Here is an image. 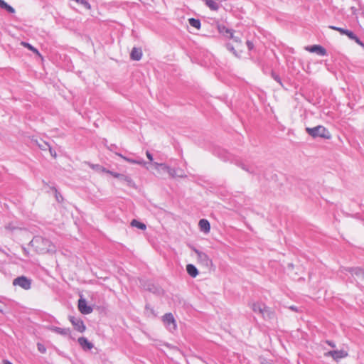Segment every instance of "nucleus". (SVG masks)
I'll use <instances>...</instances> for the list:
<instances>
[{"label": "nucleus", "instance_id": "nucleus-9", "mask_svg": "<svg viewBox=\"0 0 364 364\" xmlns=\"http://www.w3.org/2000/svg\"><path fill=\"white\" fill-rule=\"evenodd\" d=\"M307 51L311 53H316L318 55L323 56L326 55V49L319 45H314L312 46H308L305 48Z\"/></svg>", "mask_w": 364, "mask_h": 364}, {"label": "nucleus", "instance_id": "nucleus-23", "mask_svg": "<svg viewBox=\"0 0 364 364\" xmlns=\"http://www.w3.org/2000/svg\"><path fill=\"white\" fill-rule=\"evenodd\" d=\"M131 225L132 227H136L139 229H141V230H145L146 229V225L134 219L132 220L131 222Z\"/></svg>", "mask_w": 364, "mask_h": 364}, {"label": "nucleus", "instance_id": "nucleus-11", "mask_svg": "<svg viewBox=\"0 0 364 364\" xmlns=\"http://www.w3.org/2000/svg\"><path fill=\"white\" fill-rule=\"evenodd\" d=\"M79 311L83 314H89L92 311V309L87 306L85 299H80L78 301Z\"/></svg>", "mask_w": 364, "mask_h": 364}, {"label": "nucleus", "instance_id": "nucleus-25", "mask_svg": "<svg viewBox=\"0 0 364 364\" xmlns=\"http://www.w3.org/2000/svg\"><path fill=\"white\" fill-rule=\"evenodd\" d=\"M264 306V305H260L259 304H255L253 305L252 309L255 312H258V313L262 314Z\"/></svg>", "mask_w": 364, "mask_h": 364}, {"label": "nucleus", "instance_id": "nucleus-5", "mask_svg": "<svg viewBox=\"0 0 364 364\" xmlns=\"http://www.w3.org/2000/svg\"><path fill=\"white\" fill-rule=\"evenodd\" d=\"M152 166L158 174H159L161 173V171H166L172 178H175L176 176V170L173 168H171V167L166 165L165 164L154 163L152 164Z\"/></svg>", "mask_w": 364, "mask_h": 364}, {"label": "nucleus", "instance_id": "nucleus-10", "mask_svg": "<svg viewBox=\"0 0 364 364\" xmlns=\"http://www.w3.org/2000/svg\"><path fill=\"white\" fill-rule=\"evenodd\" d=\"M164 323L167 326H171V328L173 330H176V321L174 319V317L173 316L172 314L171 313H168V314H166L164 316H163V318H162Z\"/></svg>", "mask_w": 364, "mask_h": 364}, {"label": "nucleus", "instance_id": "nucleus-36", "mask_svg": "<svg viewBox=\"0 0 364 364\" xmlns=\"http://www.w3.org/2000/svg\"><path fill=\"white\" fill-rule=\"evenodd\" d=\"M328 344H329L331 346H332V347H335V345H334L333 343H331L328 342Z\"/></svg>", "mask_w": 364, "mask_h": 364}, {"label": "nucleus", "instance_id": "nucleus-27", "mask_svg": "<svg viewBox=\"0 0 364 364\" xmlns=\"http://www.w3.org/2000/svg\"><path fill=\"white\" fill-rule=\"evenodd\" d=\"M53 331L57 333H59L60 335H67L68 333V331L69 330L68 329H65V328H58V327H55L53 328Z\"/></svg>", "mask_w": 364, "mask_h": 364}, {"label": "nucleus", "instance_id": "nucleus-31", "mask_svg": "<svg viewBox=\"0 0 364 364\" xmlns=\"http://www.w3.org/2000/svg\"><path fill=\"white\" fill-rule=\"evenodd\" d=\"M49 149V151H50V155L53 157V158H56L57 156V154H56V152L55 151H53L50 146L48 148Z\"/></svg>", "mask_w": 364, "mask_h": 364}, {"label": "nucleus", "instance_id": "nucleus-14", "mask_svg": "<svg viewBox=\"0 0 364 364\" xmlns=\"http://www.w3.org/2000/svg\"><path fill=\"white\" fill-rule=\"evenodd\" d=\"M102 171L106 173L110 174L111 176H112L114 178H120V179H122V180H123V181L129 183H130L132 182V179L129 176H127L125 175L120 174V173H116V172H113V171L107 170L106 168H102Z\"/></svg>", "mask_w": 364, "mask_h": 364}, {"label": "nucleus", "instance_id": "nucleus-7", "mask_svg": "<svg viewBox=\"0 0 364 364\" xmlns=\"http://www.w3.org/2000/svg\"><path fill=\"white\" fill-rule=\"evenodd\" d=\"M326 357H331L334 360L338 361L341 359L345 358L348 355L347 351L344 350H331L324 353Z\"/></svg>", "mask_w": 364, "mask_h": 364}, {"label": "nucleus", "instance_id": "nucleus-19", "mask_svg": "<svg viewBox=\"0 0 364 364\" xmlns=\"http://www.w3.org/2000/svg\"><path fill=\"white\" fill-rule=\"evenodd\" d=\"M186 271L188 274L192 277H196L198 274V272L196 267L191 264H187Z\"/></svg>", "mask_w": 364, "mask_h": 364}, {"label": "nucleus", "instance_id": "nucleus-8", "mask_svg": "<svg viewBox=\"0 0 364 364\" xmlns=\"http://www.w3.org/2000/svg\"><path fill=\"white\" fill-rule=\"evenodd\" d=\"M218 30L220 34L228 39H232L235 37V32L232 30L228 29L223 25H218Z\"/></svg>", "mask_w": 364, "mask_h": 364}, {"label": "nucleus", "instance_id": "nucleus-20", "mask_svg": "<svg viewBox=\"0 0 364 364\" xmlns=\"http://www.w3.org/2000/svg\"><path fill=\"white\" fill-rule=\"evenodd\" d=\"M21 45L23 46V47L25 48H27L28 49H29L30 50H31L32 52H33L35 54H36L39 58H41L42 60H43V56L41 55V54L38 52V50L34 48L33 46H31V44H29L28 43H26V42H24V41H22L21 43Z\"/></svg>", "mask_w": 364, "mask_h": 364}, {"label": "nucleus", "instance_id": "nucleus-13", "mask_svg": "<svg viewBox=\"0 0 364 364\" xmlns=\"http://www.w3.org/2000/svg\"><path fill=\"white\" fill-rule=\"evenodd\" d=\"M194 252L197 255L198 262L208 266V264L211 262L205 253L200 252L196 249L194 250Z\"/></svg>", "mask_w": 364, "mask_h": 364}, {"label": "nucleus", "instance_id": "nucleus-16", "mask_svg": "<svg viewBox=\"0 0 364 364\" xmlns=\"http://www.w3.org/2000/svg\"><path fill=\"white\" fill-rule=\"evenodd\" d=\"M78 343L84 350H90L93 345L85 337L78 338Z\"/></svg>", "mask_w": 364, "mask_h": 364}, {"label": "nucleus", "instance_id": "nucleus-22", "mask_svg": "<svg viewBox=\"0 0 364 364\" xmlns=\"http://www.w3.org/2000/svg\"><path fill=\"white\" fill-rule=\"evenodd\" d=\"M0 7L1 9L6 10L8 12L11 14H14L15 12V9L12 6H9L4 0H0Z\"/></svg>", "mask_w": 364, "mask_h": 364}, {"label": "nucleus", "instance_id": "nucleus-29", "mask_svg": "<svg viewBox=\"0 0 364 364\" xmlns=\"http://www.w3.org/2000/svg\"><path fill=\"white\" fill-rule=\"evenodd\" d=\"M77 3L82 4L85 8L90 10L91 9L90 4L85 0H75Z\"/></svg>", "mask_w": 364, "mask_h": 364}, {"label": "nucleus", "instance_id": "nucleus-18", "mask_svg": "<svg viewBox=\"0 0 364 364\" xmlns=\"http://www.w3.org/2000/svg\"><path fill=\"white\" fill-rule=\"evenodd\" d=\"M262 316L265 319H272L274 316V312L269 307L264 306Z\"/></svg>", "mask_w": 364, "mask_h": 364}, {"label": "nucleus", "instance_id": "nucleus-6", "mask_svg": "<svg viewBox=\"0 0 364 364\" xmlns=\"http://www.w3.org/2000/svg\"><path fill=\"white\" fill-rule=\"evenodd\" d=\"M13 285L19 286L20 287L25 290H28L31 289V281L26 277L21 276L14 279Z\"/></svg>", "mask_w": 364, "mask_h": 364}, {"label": "nucleus", "instance_id": "nucleus-3", "mask_svg": "<svg viewBox=\"0 0 364 364\" xmlns=\"http://www.w3.org/2000/svg\"><path fill=\"white\" fill-rule=\"evenodd\" d=\"M232 40H233L235 45H233L232 43H228L227 48L236 57L240 58L241 55V53H242L243 47H244L242 45V41H241V38L239 36H235Z\"/></svg>", "mask_w": 364, "mask_h": 364}, {"label": "nucleus", "instance_id": "nucleus-1", "mask_svg": "<svg viewBox=\"0 0 364 364\" xmlns=\"http://www.w3.org/2000/svg\"><path fill=\"white\" fill-rule=\"evenodd\" d=\"M31 246L39 254L55 252L53 244L42 237H35L30 242Z\"/></svg>", "mask_w": 364, "mask_h": 364}, {"label": "nucleus", "instance_id": "nucleus-24", "mask_svg": "<svg viewBox=\"0 0 364 364\" xmlns=\"http://www.w3.org/2000/svg\"><path fill=\"white\" fill-rule=\"evenodd\" d=\"M189 21V23L191 26L197 28V29H200V22L199 20L198 19H196V18H189L188 20Z\"/></svg>", "mask_w": 364, "mask_h": 364}, {"label": "nucleus", "instance_id": "nucleus-33", "mask_svg": "<svg viewBox=\"0 0 364 364\" xmlns=\"http://www.w3.org/2000/svg\"><path fill=\"white\" fill-rule=\"evenodd\" d=\"M274 80H275L277 82H278L279 84H282L281 80H280V78H279V76L275 75V76H274Z\"/></svg>", "mask_w": 364, "mask_h": 364}, {"label": "nucleus", "instance_id": "nucleus-26", "mask_svg": "<svg viewBox=\"0 0 364 364\" xmlns=\"http://www.w3.org/2000/svg\"><path fill=\"white\" fill-rule=\"evenodd\" d=\"M36 143L38 146L42 150H46L50 146L48 143L42 140H41L40 141H37Z\"/></svg>", "mask_w": 364, "mask_h": 364}, {"label": "nucleus", "instance_id": "nucleus-15", "mask_svg": "<svg viewBox=\"0 0 364 364\" xmlns=\"http://www.w3.org/2000/svg\"><path fill=\"white\" fill-rule=\"evenodd\" d=\"M142 55V50L141 48H133L130 54V58L133 60H139L141 59Z\"/></svg>", "mask_w": 364, "mask_h": 364}, {"label": "nucleus", "instance_id": "nucleus-4", "mask_svg": "<svg viewBox=\"0 0 364 364\" xmlns=\"http://www.w3.org/2000/svg\"><path fill=\"white\" fill-rule=\"evenodd\" d=\"M329 28L338 31L342 35L347 36L350 39L355 41V42L359 46L364 47V44L351 31L347 29H344L340 27H336L334 26H330Z\"/></svg>", "mask_w": 364, "mask_h": 364}, {"label": "nucleus", "instance_id": "nucleus-34", "mask_svg": "<svg viewBox=\"0 0 364 364\" xmlns=\"http://www.w3.org/2000/svg\"><path fill=\"white\" fill-rule=\"evenodd\" d=\"M247 46L249 48L250 50H251L252 48H253V44L252 43L250 42V41H247Z\"/></svg>", "mask_w": 364, "mask_h": 364}, {"label": "nucleus", "instance_id": "nucleus-12", "mask_svg": "<svg viewBox=\"0 0 364 364\" xmlns=\"http://www.w3.org/2000/svg\"><path fill=\"white\" fill-rule=\"evenodd\" d=\"M70 321L72 323V324L74 326L75 329L76 331H77L80 333H82L85 331L86 327L82 320L72 317V318H70Z\"/></svg>", "mask_w": 364, "mask_h": 364}, {"label": "nucleus", "instance_id": "nucleus-32", "mask_svg": "<svg viewBox=\"0 0 364 364\" xmlns=\"http://www.w3.org/2000/svg\"><path fill=\"white\" fill-rule=\"evenodd\" d=\"M146 157L151 161H153V157H152V155L149 152V151H146Z\"/></svg>", "mask_w": 364, "mask_h": 364}, {"label": "nucleus", "instance_id": "nucleus-2", "mask_svg": "<svg viewBox=\"0 0 364 364\" xmlns=\"http://www.w3.org/2000/svg\"><path fill=\"white\" fill-rule=\"evenodd\" d=\"M306 132L313 138L321 137L329 139L331 138V132L323 126L318 125L315 127H306Z\"/></svg>", "mask_w": 364, "mask_h": 364}, {"label": "nucleus", "instance_id": "nucleus-28", "mask_svg": "<svg viewBox=\"0 0 364 364\" xmlns=\"http://www.w3.org/2000/svg\"><path fill=\"white\" fill-rule=\"evenodd\" d=\"M117 155L119 157H121L122 159H123L124 160L129 162V163H132V164H141V162L140 161H136V160H134V159H129V158H127L125 156H124L123 155L120 154H117Z\"/></svg>", "mask_w": 364, "mask_h": 364}, {"label": "nucleus", "instance_id": "nucleus-21", "mask_svg": "<svg viewBox=\"0 0 364 364\" xmlns=\"http://www.w3.org/2000/svg\"><path fill=\"white\" fill-rule=\"evenodd\" d=\"M207 6L212 11H217L219 9L218 4L213 0H205Z\"/></svg>", "mask_w": 364, "mask_h": 364}, {"label": "nucleus", "instance_id": "nucleus-37", "mask_svg": "<svg viewBox=\"0 0 364 364\" xmlns=\"http://www.w3.org/2000/svg\"><path fill=\"white\" fill-rule=\"evenodd\" d=\"M23 250H24V252H25V253H26V254H28V252H27V251H26V249H23Z\"/></svg>", "mask_w": 364, "mask_h": 364}, {"label": "nucleus", "instance_id": "nucleus-17", "mask_svg": "<svg viewBox=\"0 0 364 364\" xmlns=\"http://www.w3.org/2000/svg\"><path fill=\"white\" fill-rule=\"evenodd\" d=\"M198 225L201 230L205 232V233H208L210 232V225L209 222L205 219H201L199 221Z\"/></svg>", "mask_w": 364, "mask_h": 364}, {"label": "nucleus", "instance_id": "nucleus-30", "mask_svg": "<svg viewBox=\"0 0 364 364\" xmlns=\"http://www.w3.org/2000/svg\"><path fill=\"white\" fill-rule=\"evenodd\" d=\"M37 348H38V350L41 353H45L46 352V347L41 343H37Z\"/></svg>", "mask_w": 364, "mask_h": 364}, {"label": "nucleus", "instance_id": "nucleus-35", "mask_svg": "<svg viewBox=\"0 0 364 364\" xmlns=\"http://www.w3.org/2000/svg\"><path fill=\"white\" fill-rule=\"evenodd\" d=\"M3 364H12V363H11L10 361H9L7 360H3Z\"/></svg>", "mask_w": 364, "mask_h": 364}]
</instances>
